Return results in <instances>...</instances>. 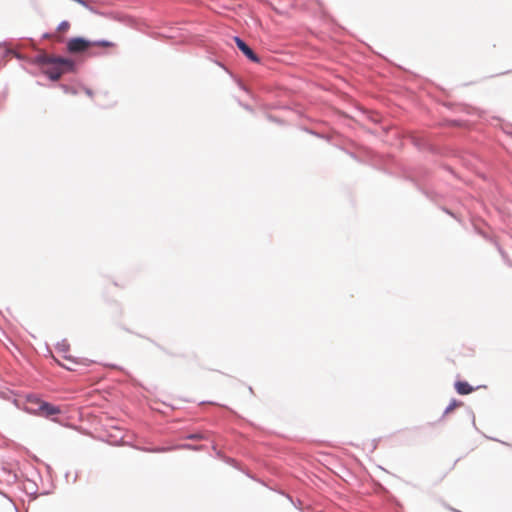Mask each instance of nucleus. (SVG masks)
I'll list each match as a JSON object with an SVG mask.
<instances>
[{
	"label": "nucleus",
	"mask_w": 512,
	"mask_h": 512,
	"mask_svg": "<svg viewBox=\"0 0 512 512\" xmlns=\"http://www.w3.org/2000/svg\"><path fill=\"white\" fill-rule=\"evenodd\" d=\"M23 408L29 414H38L42 416H51L65 413V411L60 406H55L45 402L34 395H29L26 397Z\"/></svg>",
	"instance_id": "nucleus-1"
},
{
	"label": "nucleus",
	"mask_w": 512,
	"mask_h": 512,
	"mask_svg": "<svg viewBox=\"0 0 512 512\" xmlns=\"http://www.w3.org/2000/svg\"><path fill=\"white\" fill-rule=\"evenodd\" d=\"M53 62L56 63L57 66L48 70L46 73L51 80H58L64 73L63 67L64 66L68 67L70 65V61L66 60V59L58 58V59H55Z\"/></svg>",
	"instance_id": "nucleus-2"
},
{
	"label": "nucleus",
	"mask_w": 512,
	"mask_h": 512,
	"mask_svg": "<svg viewBox=\"0 0 512 512\" xmlns=\"http://www.w3.org/2000/svg\"><path fill=\"white\" fill-rule=\"evenodd\" d=\"M90 46V42L83 38H72L68 42V50L71 53H79L86 50Z\"/></svg>",
	"instance_id": "nucleus-3"
},
{
	"label": "nucleus",
	"mask_w": 512,
	"mask_h": 512,
	"mask_svg": "<svg viewBox=\"0 0 512 512\" xmlns=\"http://www.w3.org/2000/svg\"><path fill=\"white\" fill-rule=\"evenodd\" d=\"M234 40L236 42V45L238 48L244 53V55L249 58L253 62H259V58L257 55L253 52V50L240 38L234 37Z\"/></svg>",
	"instance_id": "nucleus-4"
},
{
	"label": "nucleus",
	"mask_w": 512,
	"mask_h": 512,
	"mask_svg": "<svg viewBox=\"0 0 512 512\" xmlns=\"http://www.w3.org/2000/svg\"><path fill=\"white\" fill-rule=\"evenodd\" d=\"M454 386L456 391L461 395L470 394L474 390L473 387L465 381H457Z\"/></svg>",
	"instance_id": "nucleus-5"
},
{
	"label": "nucleus",
	"mask_w": 512,
	"mask_h": 512,
	"mask_svg": "<svg viewBox=\"0 0 512 512\" xmlns=\"http://www.w3.org/2000/svg\"><path fill=\"white\" fill-rule=\"evenodd\" d=\"M70 28V24L69 22L67 21H63L59 24L58 26V31L61 32V33H65L68 31V29Z\"/></svg>",
	"instance_id": "nucleus-6"
},
{
	"label": "nucleus",
	"mask_w": 512,
	"mask_h": 512,
	"mask_svg": "<svg viewBox=\"0 0 512 512\" xmlns=\"http://www.w3.org/2000/svg\"><path fill=\"white\" fill-rule=\"evenodd\" d=\"M459 405H462V403H461V402H457L456 400H453V401L449 404V406L446 408V410H445V414H449V413H451V412L453 411V409H454L455 407L459 406Z\"/></svg>",
	"instance_id": "nucleus-7"
},
{
	"label": "nucleus",
	"mask_w": 512,
	"mask_h": 512,
	"mask_svg": "<svg viewBox=\"0 0 512 512\" xmlns=\"http://www.w3.org/2000/svg\"><path fill=\"white\" fill-rule=\"evenodd\" d=\"M97 44H98V45H101V46H104V47L112 46V43H110V42H108V41L98 42Z\"/></svg>",
	"instance_id": "nucleus-8"
}]
</instances>
